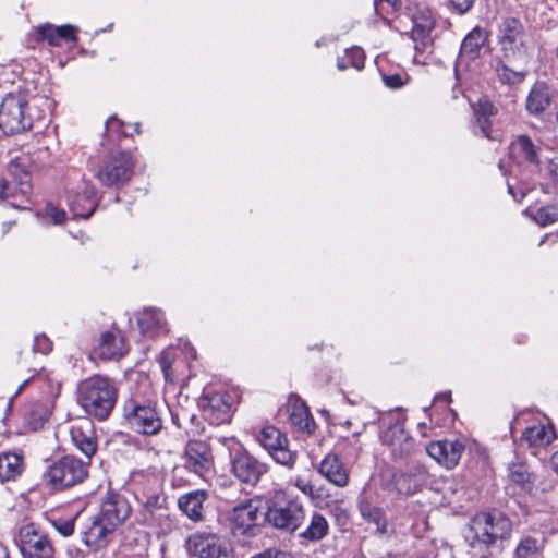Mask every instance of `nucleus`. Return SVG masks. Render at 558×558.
Instances as JSON below:
<instances>
[{
  "label": "nucleus",
  "mask_w": 558,
  "mask_h": 558,
  "mask_svg": "<svg viewBox=\"0 0 558 558\" xmlns=\"http://www.w3.org/2000/svg\"><path fill=\"white\" fill-rule=\"evenodd\" d=\"M469 530L472 533L471 547L481 551L480 558H499L512 524L502 513L482 512L471 520Z\"/></svg>",
  "instance_id": "nucleus-1"
},
{
  "label": "nucleus",
  "mask_w": 558,
  "mask_h": 558,
  "mask_svg": "<svg viewBox=\"0 0 558 558\" xmlns=\"http://www.w3.org/2000/svg\"><path fill=\"white\" fill-rule=\"evenodd\" d=\"M117 402V389L105 376L94 375L77 386V403L86 414L99 421L106 420Z\"/></svg>",
  "instance_id": "nucleus-2"
},
{
  "label": "nucleus",
  "mask_w": 558,
  "mask_h": 558,
  "mask_svg": "<svg viewBox=\"0 0 558 558\" xmlns=\"http://www.w3.org/2000/svg\"><path fill=\"white\" fill-rule=\"evenodd\" d=\"M37 99H29L21 93H9L0 104V129L5 134H16L29 130L34 120L39 119L35 116L33 107Z\"/></svg>",
  "instance_id": "nucleus-3"
},
{
  "label": "nucleus",
  "mask_w": 558,
  "mask_h": 558,
  "mask_svg": "<svg viewBox=\"0 0 558 558\" xmlns=\"http://www.w3.org/2000/svg\"><path fill=\"white\" fill-rule=\"evenodd\" d=\"M264 517L272 527L292 534L303 524L306 511L298 498H288L284 494H276L269 500Z\"/></svg>",
  "instance_id": "nucleus-4"
},
{
  "label": "nucleus",
  "mask_w": 558,
  "mask_h": 558,
  "mask_svg": "<svg viewBox=\"0 0 558 558\" xmlns=\"http://www.w3.org/2000/svg\"><path fill=\"white\" fill-rule=\"evenodd\" d=\"M527 35L523 23L515 17L506 19L499 31V45L507 62L526 63Z\"/></svg>",
  "instance_id": "nucleus-5"
},
{
  "label": "nucleus",
  "mask_w": 558,
  "mask_h": 558,
  "mask_svg": "<svg viewBox=\"0 0 558 558\" xmlns=\"http://www.w3.org/2000/svg\"><path fill=\"white\" fill-rule=\"evenodd\" d=\"M123 416L135 432L143 435H156L162 428V420L149 401L130 398L124 402Z\"/></svg>",
  "instance_id": "nucleus-6"
},
{
  "label": "nucleus",
  "mask_w": 558,
  "mask_h": 558,
  "mask_svg": "<svg viewBox=\"0 0 558 558\" xmlns=\"http://www.w3.org/2000/svg\"><path fill=\"white\" fill-rule=\"evenodd\" d=\"M135 161L129 153L110 156L94 171V177L102 186L119 189L125 185L134 173Z\"/></svg>",
  "instance_id": "nucleus-7"
},
{
  "label": "nucleus",
  "mask_w": 558,
  "mask_h": 558,
  "mask_svg": "<svg viewBox=\"0 0 558 558\" xmlns=\"http://www.w3.org/2000/svg\"><path fill=\"white\" fill-rule=\"evenodd\" d=\"M256 440L276 463L293 469L298 454L290 449L289 440L280 429L272 425L264 426Z\"/></svg>",
  "instance_id": "nucleus-8"
},
{
  "label": "nucleus",
  "mask_w": 558,
  "mask_h": 558,
  "mask_svg": "<svg viewBox=\"0 0 558 558\" xmlns=\"http://www.w3.org/2000/svg\"><path fill=\"white\" fill-rule=\"evenodd\" d=\"M88 462L66 456L50 465L47 476L56 488H65L82 483L88 474Z\"/></svg>",
  "instance_id": "nucleus-9"
},
{
  "label": "nucleus",
  "mask_w": 558,
  "mask_h": 558,
  "mask_svg": "<svg viewBox=\"0 0 558 558\" xmlns=\"http://www.w3.org/2000/svg\"><path fill=\"white\" fill-rule=\"evenodd\" d=\"M262 515L257 500L250 499L234 506L228 514L232 534L234 536L255 535Z\"/></svg>",
  "instance_id": "nucleus-10"
},
{
  "label": "nucleus",
  "mask_w": 558,
  "mask_h": 558,
  "mask_svg": "<svg viewBox=\"0 0 558 558\" xmlns=\"http://www.w3.org/2000/svg\"><path fill=\"white\" fill-rule=\"evenodd\" d=\"M204 418L211 425L219 426L231 421L234 407V397L221 390L206 393L199 401Z\"/></svg>",
  "instance_id": "nucleus-11"
},
{
  "label": "nucleus",
  "mask_w": 558,
  "mask_h": 558,
  "mask_svg": "<svg viewBox=\"0 0 558 558\" xmlns=\"http://www.w3.org/2000/svg\"><path fill=\"white\" fill-rule=\"evenodd\" d=\"M186 549L196 558H230L225 539L210 532L191 534L186 539Z\"/></svg>",
  "instance_id": "nucleus-12"
},
{
  "label": "nucleus",
  "mask_w": 558,
  "mask_h": 558,
  "mask_svg": "<svg viewBox=\"0 0 558 558\" xmlns=\"http://www.w3.org/2000/svg\"><path fill=\"white\" fill-rule=\"evenodd\" d=\"M17 546L24 558H54L47 535L39 532L34 524H26L20 529Z\"/></svg>",
  "instance_id": "nucleus-13"
},
{
  "label": "nucleus",
  "mask_w": 558,
  "mask_h": 558,
  "mask_svg": "<svg viewBox=\"0 0 558 558\" xmlns=\"http://www.w3.org/2000/svg\"><path fill=\"white\" fill-rule=\"evenodd\" d=\"M184 466L202 478L211 474L214 458L209 445L201 440H191L184 450Z\"/></svg>",
  "instance_id": "nucleus-14"
},
{
  "label": "nucleus",
  "mask_w": 558,
  "mask_h": 558,
  "mask_svg": "<svg viewBox=\"0 0 558 558\" xmlns=\"http://www.w3.org/2000/svg\"><path fill=\"white\" fill-rule=\"evenodd\" d=\"M232 473L242 483L255 486L268 466L244 450H236L231 457Z\"/></svg>",
  "instance_id": "nucleus-15"
},
{
  "label": "nucleus",
  "mask_w": 558,
  "mask_h": 558,
  "mask_svg": "<svg viewBox=\"0 0 558 558\" xmlns=\"http://www.w3.org/2000/svg\"><path fill=\"white\" fill-rule=\"evenodd\" d=\"M116 531V527L98 514H94L81 531L82 542L88 548L97 551L106 548L112 542Z\"/></svg>",
  "instance_id": "nucleus-16"
},
{
  "label": "nucleus",
  "mask_w": 558,
  "mask_h": 558,
  "mask_svg": "<svg viewBox=\"0 0 558 558\" xmlns=\"http://www.w3.org/2000/svg\"><path fill=\"white\" fill-rule=\"evenodd\" d=\"M383 445L390 449L395 459H403L415 451L414 439L405 432L403 423L397 420L383 432L380 436Z\"/></svg>",
  "instance_id": "nucleus-17"
},
{
  "label": "nucleus",
  "mask_w": 558,
  "mask_h": 558,
  "mask_svg": "<svg viewBox=\"0 0 558 558\" xmlns=\"http://www.w3.org/2000/svg\"><path fill=\"white\" fill-rule=\"evenodd\" d=\"M140 511L141 523L147 526L168 527L170 525L169 510L166 498L158 492L143 495Z\"/></svg>",
  "instance_id": "nucleus-18"
},
{
  "label": "nucleus",
  "mask_w": 558,
  "mask_h": 558,
  "mask_svg": "<svg viewBox=\"0 0 558 558\" xmlns=\"http://www.w3.org/2000/svg\"><path fill=\"white\" fill-rule=\"evenodd\" d=\"M132 513L128 499L117 493L109 492L102 498L99 511L96 513L117 530L122 526Z\"/></svg>",
  "instance_id": "nucleus-19"
},
{
  "label": "nucleus",
  "mask_w": 558,
  "mask_h": 558,
  "mask_svg": "<svg viewBox=\"0 0 558 558\" xmlns=\"http://www.w3.org/2000/svg\"><path fill=\"white\" fill-rule=\"evenodd\" d=\"M464 449L462 441L445 439L430 442L426 447V452L446 469H453L458 465Z\"/></svg>",
  "instance_id": "nucleus-20"
},
{
  "label": "nucleus",
  "mask_w": 558,
  "mask_h": 558,
  "mask_svg": "<svg viewBox=\"0 0 558 558\" xmlns=\"http://www.w3.org/2000/svg\"><path fill=\"white\" fill-rule=\"evenodd\" d=\"M95 352L101 360H120L128 353L125 338L113 328L100 333Z\"/></svg>",
  "instance_id": "nucleus-21"
},
{
  "label": "nucleus",
  "mask_w": 558,
  "mask_h": 558,
  "mask_svg": "<svg viewBox=\"0 0 558 558\" xmlns=\"http://www.w3.org/2000/svg\"><path fill=\"white\" fill-rule=\"evenodd\" d=\"M411 38L415 41V50L423 52L432 44L430 33L435 27L433 13L428 9L418 10L412 16Z\"/></svg>",
  "instance_id": "nucleus-22"
},
{
  "label": "nucleus",
  "mask_w": 558,
  "mask_h": 558,
  "mask_svg": "<svg viewBox=\"0 0 558 558\" xmlns=\"http://www.w3.org/2000/svg\"><path fill=\"white\" fill-rule=\"evenodd\" d=\"M427 478V469L422 464H415L407 472L396 473L392 483L400 494L413 495L426 484Z\"/></svg>",
  "instance_id": "nucleus-23"
},
{
  "label": "nucleus",
  "mask_w": 558,
  "mask_h": 558,
  "mask_svg": "<svg viewBox=\"0 0 558 558\" xmlns=\"http://www.w3.org/2000/svg\"><path fill=\"white\" fill-rule=\"evenodd\" d=\"M76 27L66 24L54 26L52 24H44L34 28V37L36 41H47L52 47H58L64 41H76Z\"/></svg>",
  "instance_id": "nucleus-24"
},
{
  "label": "nucleus",
  "mask_w": 558,
  "mask_h": 558,
  "mask_svg": "<svg viewBox=\"0 0 558 558\" xmlns=\"http://www.w3.org/2000/svg\"><path fill=\"white\" fill-rule=\"evenodd\" d=\"M318 471L322 476L338 487H344L349 482V473L339 457L335 453H328L323 459Z\"/></svg>",
  "instance_id": "nucleus-25"
},
{
  "label": "nucleus",
  "mask_w": 558,
  "mask_h": 558,
  "mask_svg": "<svg viewBox=\"0 0 558 558\" xmlns=\"http://www.w3.org/2000/svg\"><path fill=\"white\" fill-rule=\"evenodd\" d=\"M71 439L74 446L89 460L96 452L97 445L93 435L92 423L83 422L80 425H73L70 430Z\"/></svg>",
  "instance_id": "nucleus-26"
},
{
  "label": "nucleus",
  "mask_w": 558,
  "mask_h": 558,
  "mask_svg": "<svg viewBox=\"0 0 558 558\" xmlns=\"http://www.w3.org/2000/svg\"><path fill=\"white\" fill-rule=\"evenodd\" d=\"M137 325L144 335L155 337L168 331L167 322L161 311L146 308L137 316Z\"/></svg>",
  "instance_id": "nucleus-27"
},
{
  "label": "nucleus",
  "mask_w": 558,
  "mask_h": 558,
  "mask_svg": "<svg viewBox=\"0 0 558 558\" xmlns=\"http://www.w3.org/2000/svg\"><path fill=\"white\" fill-rule=\"evenodd\" d=\"M206 490L197 489L189 492L178 499L180 510L191 520L201 521L203 519V505L207 499Z\"/></svg>",
  "instance_id": "nucleus-28"
},
{
  "label": "nucleus",
  "mask_w": 558,
  "mask_h": 558,
  "mask_svg": "<svg viewBox=\"0 0 558 558\" xmlns=\"http://www.w3.org/2000/svg\"><path fill=\"white\" fill-rule=\"evenodd\" d=\"M97 190L87 184L82 194H77L69 202L70 209L75 217L88 219L97 207Z\"/></svg>",
  "instance_id": "nucleus-29"
},
{
  "label": "nucleus",
  "mask_w": 558,
  "mask_h": 558,
  "mask_svg": "<svg viewBox=\"0 0 558 558\" xmlns=\"http://www.w3.org/2000/svg\"><path fill=\"white\" fill-rule=\"evenodd\" d=\"M556 439L551 424H537L530 426L522 433V440L530 448H541L550 445Z\"/></svg>",
  "instance_id": "nucleus-30"
},
{
  "label": "nucleus",
  "mask_w": 558,
  "mask_h": 558,
  "mask_svg": "<svg viewBox=\"0 0 558 558\" xmlns=\"http://www.w3.org/2000/svg\"><path fill=\"white\" fill-rule=\"evenodd\" d=\"M526 63L507 62L505 58L500 59L495 66L498 80L504 84L514 85L523 82L527 71Z\"/></svg>",
  "instance_id": "nucleus-31"
},
{
  "label": "nucleus",
  "mask_w": 558,
  "mask_h": 558,
  "mask_svg": "<svg viewBox=\"0 0 558 558\" xmlns=\"http://www.w3.org/2000/svg\"><path fill=\"white\" fill-rule=\"evenodd\" d=\"M474 119L482 134L487 138H493L490 118L498 113L497 107L488 99H480L473 106Z\"/></svg>",
  "instance_id": "nucleus-32"
},
{
  "label": "nucleus",
  "mask_w": 558,
  "mask_h": 558,
  "mask_svg": "<svg viewBox=\"0 0 558 558\" xmlns=\"http://www.w3.org/2000/svg\"><path fill=\"white\" fill-rule=\"evenodd\" d=\"M488 39V32L480 26L474 27L463 39L460 48L462 57L471 60L480 56L481 49Z\"/></svg>",
  "instance_id": "nucleus-33"
},
{
  "label": "nucleus",
  "mask_w": 558,
  "mask_h": 558,
  "mask_svg": "<svg viewBox=\"0 0 558 558\" xmlns=\"http://www.w3.org/2000/svg\"><path fill=\"white\" fill-rule=\"evenodd\" d=\"M549 88L544 83H536L526 98V110L534 116L543 113L550 105Z\"/></svg>",
  "instance_id": "nucleus-34"
},
{
  "label": "nucleus",
  "mask_w": 558,
  "mask_h": 558,
  "mask_svg": "<svg viewBox=\"0 0 558 558\" xmlns=\"http://www.w3.org/2000/svg\"><path fill=\"white\" fill-rule=\"evenodd\" d=\"M328 532L329 524L326 518L318 512H313L310 517L308 525L300 532L299 537L307 542H318L323 539Z\"/></svg>",
  "instance_id": "nucleus-35"
},
{
  "label": "nucleus",
  "mask_w": 558,
  "mask_h": 558,
  "mask_svg": "<svg viewBox=\"0 0 558 558\" xmlns=\"http://www.w3.org/2000/svg\"><path fill=\"white\" fill-rule=\"evenodd\" d=\"M510 153L520 161H529L531 163L538 162L537 149L531 138L526 135H519L511 143Z\"/></svg>",
  "instance_id": "nucleus-36"
},
{
  "label": "nucleus",
  "mask_w": 558,
  "mask_h": 558,
  "mask_svg": "<svg viewBox=\"0 0 558 558\" xmlns=\"http://www.w3.org/2000/svg\"><path fill=\"white\" fill-rule=\"evenodd\" d=\"M290 422L293 426L307 434H312L315 430V422L307 407L299 400L291 404Z\"/></svg>",
  "instance_id": "nucleus-37"
},
{
  "label": "nucleus",
  "mask_w": 558,
  "mask_h": 558,
  "mask_svg": "<svg viewBox=\"0 0 558 558\" xmlns=\"http://www.w3.org/2000/svg\"><path fill=\"white\" fill-rule=\"evenodd\" d=\"M23 470V460L20 454L12 452L0 453V481L16 478Z\"/></svg>",
  "instance_id": "nucleus-38"
},
{
  "label": "nucleus",
  "mask_w": 558,
  "mask_h": 558,
  "mask_svg": "<svg viewBox=\"0 0 558 558\" xmlns=\"http://www.w3.org/2000/svg\"><path fill=\"white\" fill-rule=\"evenodd\" d=\"M361 515L368 523H372L376 526V532L379 534L388 533V524L386 519V513L383 508L373 506L366 501H363L359 506Z\"/></svg>",
  "instance_id": "nucleus-39"
},
{
  "label": "nucleus",
  "mask_w": 558,
  "mask_h": 558,
  "mask_svg": "<svg viewBox=\"0 0 558 558\" xmlns=\"http://www.w3.org/2000/svg\"><path fill=\"white\" fill-rule=\"evenodd\" d=\"M544 546L543 536H525L515 548V558H542Z\"/></svg>",
  "instance_id": "nucleus-40"
},
{
  "label": "nucleus",
  "mask_w": 558,
  "mask_h": 558,
  "mask_svg": "<svg viewBox=\"0 0 558 558\" xmlns=\"http://www.w3.org/2000/svg\"><path fill=\"white\" fill-rule=\"evenodd\" d=\"M9 172L16 181L19 191L22 196L27 197L32 192L31 175L20 165L17 160L11 161Z\"/></svg>",
  "instance_id": "nucleus-41"
},
{
  "label": "nucleus",
  "mask_w": 558,
  "mask_h": 558,
  "mask_svg": "<svg viewBox=\"0 0 558 558\" xmlns=\"http://www.w3.org/2000/svg\"><path fill=\"white\" fill-rule=\"evenodd\" d=\"M365 54L362 48L352 47L345 50V56L338 59L337 66L343 71L349 66L361 70L364 66Z\"/></svg>",
  "instance_id": "nucleus-42"
},
{
  "label": "nucleus",
  "mask_w": 558,
  "mask_h": 558,
  "mask_svg": "<svg viewBox=\"0 0 558 558\" xmlns=\"http://www.w3.org/2000/svg\"><path fill=\"white\" fill-rule=\"evenodd\" d=\"M533 220L542 226H548L558 220V206L556 205H547L543 206L533 214Z\"/></svg>",
  "instance_id": "nucleus-43"
},
{
  "label": "nucleus",
  "mask_w": 558,
  "mask_h": 558,
  "mask_svg": "<svg viewBox=\"0 0 558 558\" xmlns=\"http://www.w3.org/2000/svg\"><path fill=\"white\" fill-rule=\"evenodd\" d=\"M508 477L511 482L522 487H525L531 482V473L524 463L510 464Z\"/></svg>",
  "instance_id": "nucleus-44"
},
{
  "label": "nucleus",
  "mask_w": 558,
  "mask_h": 558,
  "mask_svg": "<svg viewBox=\"0 0 558 558\" xmlns=\"http://www.w3.org/2000/svg\"><path fill=\"white\" fill-rule=\"evenodd\" d=\"M76 517L68 519H56L52 521L53 527L64 537L71 536L75 530Z\"/></svg>",
  "instance_id": "nucleus-45"
},
{
  "label": "nucleus",
  "mask_w": 558,
  "mask_h": 558,
  "mask_svg": "<svg viewBox=\"0 0 558 558\" xmlns=\"http://www.w3.org/2000/svg\"><path fill=\"white\" fill-rule=\"evenodd\" d=\"M34 352L41 353V354H48L52 350V342L51 340L44 333L37 335L34 338V344H33Z\"/></svg>",
  "instance_id": "nucleus-46"
},
{
  "label": "nucleus",
  "mask_w": 558,
  "mask_h": 558,
  "mask_svg": "<svg viewBox=\"0 0 558 558\" xmlns=\"http://www.w3.org/2000/svg\"><path fill=\"white\" fill-rule=\"evenodd\" d=\"M45 215L48 219H50L52 221V223L54 225H61L65 221L66 219V213L61 209V208H58L57 206L52 205V204H48L45 208Z\"/></svg>",
  "instance_id": "nucleus-47"
},
{
  "label": "nucleus",
  "mask_w": 558,
  "mask_h": 558,
  "mask_svg": "<svg viewBox=\"0 0 558 558\" xmlns=\"http://www.w3.org/2000/svg\"><path fill=\"white\" fill-rule=\"evenodd\" d=\"M475 0H449L450 9L453 13L463 15L474 5Z\"/></svg>",
  "instance_id": "nucleus-48"
},
{
  "label": "nucleus",
  "mask_w": 558,
  "mask_h": 558,
  "mask_svg": "<svg viewBox=\"0 0 558 558\" xmlns=\"http://www.w3.org/2000/svg\"><path fill=\"white\" fill-rule=\"evenodd\" d=\"M172 363L173 357L171 354L169 352H163L159 359V365L167 380H172Z\"/></svg>",
  "instance_id": "nucleus-49"
},
{
  "label": "nucleus",
  "mask_w": 558,
  "mask_h": 558,
  "mask_svg": "<svg viewBox=\"0 0 558 558\" xmlns=\"http://www.w3.org/2000/svg\"><path fill=\"white\" fill-rule=\"evenodd\" d=\"M399 0H374L378 14L393 12L398 8Z\"/></svg>",
  "instance_id": "nucleus-50"
},
{
  "label": "nucleus",
  "mask_w": 558,
  "mask_h": 558,
  "mask_svg": "<svg viewBox=\"0 0 558 558\" xmlns=\"http://www.w3.org/2000/svg\"><path fill=\"white\" fill-rule=\"evenodd\" d=\"M252 558H288V555L279 549H267L253 556Z\"/></svg>",
  "instance_id": "nucleus-51"
},
{
  "label": "nucleus",
  "mask_w": 558,
  "mask_h": 558,
  "mask_svg": "<svg viewBox=\"0 0 558 558\" xmlns=\"http://www.w3.org/2000/svg\"><path fill=\"white\" fill-rule=\"evenodd\" d=\"M384 82L390 88H399L403 85L402 78L396 74L384 76Z\"/></svg>",
  "instance_id": "nucleus-52"
},
{
  "label": "nucleus",
  "mask_w": 558,
  "mask_h": 558,
  "mask_svg": "<svg viewBox=\"0 0 558 558\" xmlns=\"http://www.w3.org/2000/svg\"><path fill=\"white\" fill-rule=\"evenodd\" d=\"M123 123L116 117H110L106 122V130L108 133L120 132Z\"/></svg>",
  "instance_id": "nucleus-53"
},
{
  "label": "nucleus",
  "mask_w": 558,
  "mask_h": 558,
  "mask_svg": "<svg viewBox=\"0 0 558 558\" xmlns=\"http://www.w3.org/2000/svg\"><path fill=\"white\" fill-rule=\"evenodd\" d=\"M13 195L14 194L9 184L4 180L0 179V199H7Z\"/></svg>",
  "instance_id": "nucleus-54"
},
{
  "label": "nucleus",
  "mask_w": 558,
  "mask_h": 558,
  "mask_svg": "<svg viewBox=\"0 0 558 558\" xmlns=\"http://www.w3.org/2000/svg\"><path fill=\"white\" fill-rule=\"evenodd\" d=\"M435 400H444L445 402H450L451 401V393L450 392H445V393H440V395H437L435 397Z\"/></svg>",
  "instance_id": "nucleus-55"
},
{
  "label": "nucleus",
  "mask_w": 558,
  "mask_h": 558,
  "mask_svg": "<svg viewBox=\"0 0 558 558\" xmlns=\"http://www.w3.org/2000/svg\"><path fill=\"white\" fill-rule=\"evenodd\" d=\"M550 462H551L553 469L558 474V450L551 456Z\"/></svg>",
  "instance_id": "nucleus-56"
},
{
  "label": "nucleus",
  "mask_w": 558,
  "mask_h": 558,
  "mask_svg": "<svg viewBox=\"0 0 558 558\" xmlns=\"http://www.w3.org/2000/svg\"><path fill=\"white\" fill-rule=\"evenodd\" d=\"M0 558H9V553L3 544H0Z\"/></svg>",
  "instance_id": "nucleus-57"
},
{
  "label": "nucleus",
  "mask_w": 558,
  "mask_h": 558,
  "mask_svg": "<svg viewBox=\"0 0 558 558\" xmlns=\"http://www.w3.org/2000/svg\"><path fill=\"white\" fill-rule=\"evenodd\" d=\"M31 378L24 380L17 388L16 392H15V396L20 395L23 389L27 386V384L29 383Z\"/></svg>",
  "instance_id": "nucleus-58"
},
{
  "label": "nucleus",
  "mask_w": 558,
  "mask_h": 558,
  "mask_svg": "<svg viewBox=\"0 0 558 558\" xmlns=\"http://www.w3.org/2000/svg\"><path fill=\"white\" fill-rule=\"evenodd\" d=\"M31 378L24 380L17 388L16 392H15V396L20 395L23 389L27 386V384L29 383Z\"/></svg>",
  "instance_id": "nucleus-59"
},
{
  "label": "nucleus",
  "mask_w": 558,
  "mask_h": 558,
  "mask_svg": "<svg viewBox=\"0 0 558 558\" xmlns=\"http://www.w3.org/2000/svg\"><path fill=\"white\" fill-rule=\"evenodd\" d=\"M551 172L555 173L557 180H558V167L555 166V169H551Z\"/></svg>",
  "instance_id": "nucleus-60"
},
{
  "label": "nucleus",
  "mask_w": 558,
  "mask_h": 558,
  "mask_svg": "<svg viewBox=\"0 0 558 558\" xmlns=\"http://www.w3.org/2000/svg\"><path fill=\"white\" fill-rule=\"evenodd\" d=\"M151 481L156 484L157 483V478L156 477H153Z\"/></svg>",
  "instance_id": "nucleus-61"
}]
</instances>
